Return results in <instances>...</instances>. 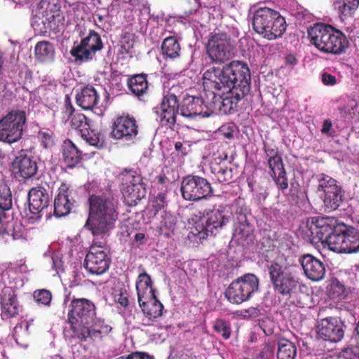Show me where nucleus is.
Listing matches in <instances>:
<instances>
[{"instance_id": "nucleus-1", "label": "nucleus", "mask_w": 359, "mask_h": 359, "mask_svg": "<svg viewBox=\"0 0 359 359\" xmlns=\"http://www.w3.org/2000/svg\"><path fill=\"white\" fill-rule=\"evenodd\" d=\"M203 86L211 91L214 114L217 111L231 114L238 102L250 90L251 76L248 65L239 60H233L222 68L212 67L203 76Z\"/></svg>"}, {"instance_id": "nucleus-2", "label": "nucleus", "mask_w": 359, "mask_h": 359, "mask_svg": "<svg viewBox=\"0 0 359 359\" xmlns=\"http://www.w3.org/2000/svg\"><path fill=\"white\" fill-rule=\"evenodd\" d=\"M268 271L276 294L292 305L300 308L306 306L304 299L308 296L302 291L304 285L295 271L290 266H283L277 262L272 263Z\"/></svg>"}, {"instance_id": "nucleus-3", "label": "nucleus", "mask_w": 359, "mask_h": 359, "mask_svg": "<svg viewBox=\"0 0 359 359\" xmlns=\"http://www.w3.org/2000/svg\"><path fill=\"white\" fill-rule=\"evenodd\" d=\"M89 214L85 228L93 236L103 238L118 219V212L111 200L107 197L91 195L88 198Z\"/></svg>"}, {"instance_id": "nucleus-4", "label": "nucleus", "mask_w": 359, "mask_h": 359, "mask_svg": "<svg viewBox=\"0 0 359 359\" xmlns=\"http://www.w3.org/2000/svg\"><path fill=\"white\" fill-rule=\"evenodd\" d=\"M308 36L310 43L324 53L341 55L349 47L346 35L330 25L315 24L308 29Z\"/></svg>"}, {"instance_id": "nucleus-5", "label": "nucleus", "mask_w": 359, "mask_h": 359, "mask_svg": "<svg viewBox=\"0 0 359 359\" xmlns=\"http://www.w3.org/2000/svg\"><path fill=\"white\" fill-rule=\"evenodd\" d=\"M63 305L67 306V318L73 332L72 337H76L88 325H90L96 316V306L90 299L71 297L69 292L65 295Z\"/></svg>"}, {"instance_id": "nucleus-6", "label": "nucleus", "mask_w": 359, "mask_h": 359, "mask_svg": "<svg viewBox=\"0 0 359 359\" xmlns=\"http://www.w3.org/2000/svg\"><path fill=\"white\" fill-rule=\"evenodd\" d=\"M285 18L280 13L268 7H259L252 17V27L259 34L268 40L281 37L287 29Z\"/></svg>"}, {"instance_id": "nucleus-7", "label": "nucleus", "mask_w": 359, "mask_h": 359, "mask_svg": "<svg viewBox=\"0 0 359 359\" xmlns=\"http://www.w3.org/2000/svg\"><path fill=\"white\" fill-rule=\"evenodd\" d=\"M13 205L11 189L5 181H0V235L11 236L13 240L23 238L22 225L13 217H7L5 212Z\"/></svg>"}, {"instance_id": "nucleus-8", "label": "nucleus", "mask_w": 359, "mask_h": 359, "mask_svg": "<svg viewBox=\"0 0 359 359\" xmlns=\"http://www.w3.org/2000/svg\"><path fill=\"white\" fill-rule=\"evenodd\" d=\"M259 278L252 273H246L233 280L224 294L233 304H241L249 301L259 290Z\"/></svg>"}, {"instance_id": "nucleus-9", "label": "nucleus", "mask_w": 359, "mask_h": 359, "mask_svg": "<svg viewBox=\"0 0 359 359\" xmlns=\"http://www.w3.org/2000/svg\"><path fill=\"white\" fill-rule=\"evenodd\" d=\"M330 250L339 253L359 251V231L352 226L340 223L329 238Z\"/></svg>"}, {"instance_id": "nucleus-10", "label": "nucleus", "mask_w": 359, "mask_h": 359, "mask_svg": "<svg viewBox=\"0 0 359 359\" xmlns=\"http://www.w3.org/2000/svg\"><path fill=\"white\" fill-rule=\"evenodd\" d=\"M60 8L59 0H41L37 6L35 17L41 20L46 29L60 32L64 29L65 22Z\"/></svg>"}, {"instance_id": "nucleus-11", "label": "nucleus", "mask_w": 359, "mask_h": 359, "mask_svg": "<svg viewBox=\"0 0 359 359\" xmlns=\"http://www.w3.org/2000/svg\"><path fill=\"white\" fill-rule=\"evenodd\" d=\"M27 121L24 110H11L0 119V141L13 143L22 135L23 128Z\"/></svg>"}, {"instance_id": "nucleus-12", "label": "nucleus", "mask_w": 359, "mask_h": 359, "mask_svg": "<svg viewBox=\"0 0 359 359\" xmlns=\"http://www.w3.org/2000/svg\"><path fill=\"white\" fill-rule=\"evenodd\" d=\"M234 48L231 36L226 33L219 32L212 34L208 39L207 53L212 62L221 64L232 57Z\"/></svg>"}, {"instance_id": "nucleus-13", "label": "nucleus", "mask_w": 359, "mask_h": 359, "mask_svg": "<svg viewBox=\"0 0 359 359\" xmlns=\"http://www.w3.org/2000/svg\"><path fill=\"white\" fill-rule=\"evenodd\" d=\"M340 223L333 217H313L308 219L306 233L313 243L321 242L329 247L330 236L334 234L336 227Z\"/></svg>"}, {"instance_id": "nucleus-14", "label": "nucleus", "mask_w": 359, "mask_h": 359, "mask_svg": "<svg viewBox=\"0 0 359 359\" xmlns=\"http://www.w3.org/2000/svg\"><path fill=\"white\" fill-rule=\"evenodd\" d=\"M103 48L100 35L94 30H90L88 34L81 39L79 44L74 45L72 48L70 54L75 61L88 62L95 59V53Z\"/></svg>"}, {"instance_id": "nucleus-15", "label": "nucleus", "mask_w": 359, "mask_h": 359, "mask_svg": "<svg viewBox=\"0 0 359 359\" xmlns=\"http://www.w3.org/2000/svg\"><path fill=\"white\" fill-rule=\"evenodd\" d=\"M49 205V196L43 187L32 188L28 193V212L26 211V217L32 223L39 221L44 213L46 217L50 218L48 212Z\"/></svg>"}, {"instance_id": "nucleus-16", "label": "nucleus", "mask_w": 359, "mask_h": 359, "mask_svg": "<svg viewBox=\"0 0 359 359\" xmlns=\"http://www.w3.org/2000/svg\"><path fill=\"white\" fill-rule=\"evenodd\" d=\"M180 114L189 120L210 117L214 114V105L205 104L201 97L187 95L180 104Z\"/></svg>"}, {"instance_id": "nucleus-17", "label": "nucleus", "mask_w": 359, "mask_h": 359, "mask_svg": "<svg viewBox=\"0 0 359 359\" xmlns=\"http://www.w3.org/2000/svg\"><path fill=\"white\" fill-rule=\"evenodd\" d=\"M111 262L106 251L101 245L93 243L84 260V267L92 274L101 275L105 273Z\"/></svg>"}, {"instance_id": "nucleus-18", "label": "nucleus", "mask_w": 359, "mask_h": 359, "mask_svg": "<svg viewBox=\"0 0 359 359\" xmlns=\"http://www.w3.org/2000/svg\"><path fill=\"white\" fill-rule=\"evenodd\" d=\"M318 335L330 342H339L344 336L346 325L339 317L327 316L318 322Z\"/></svg>"}, {"instance_id": "nucleus-19", "label": "nucleus", "mask_w": 359, "mask_h": 359, "mask_svg": "<svg viewBox=\"0 0 359 359\" xmlns=\"http://www.w3.org/2000/svg\"><path fill=\"white\" fill-rule=\"evenodd\" d=\"M1 317L3 320L17 317L23 310L18 299L15 290L11 287H4L0 292Z\"/></svg>"}, {"instance_id": "nucleus-20", "label": "nucleus", "mask_w": 359, "mask_h": 359, "mask_svg": "<svg viewBox=\"0 0 359 359\" xmlns=\"http://www.w3.org/2000/svg\"><path fill=\"white\" fill-rule=\"evenodd\" d=\"M138 134V126L135 118L121 116L114 121L111 135L116 140L133 141Z\"/></svg>"}, {"instance_id": "nucleus-21", "label": "nucleus", "mask_w": 359, "mask_h": 359, "mask_svg": "<svg viewBox=\"0 0 359 359\" xmlns=\"http://www.w3.org/2000/svg\"><path fill=\"white\" fill-rule=\"evenodd\" d=\"M112 330V327L102 319L93 321L90 325L86 326L76 337L79 343L86 342L88 344H93L96 341L101 340L107 336Z\"/></svg>"}, {"instance_id": "nucleus-22", "label": "nucleus", "mask_w": 359, "mask_h": 359, "mask_svg": "<svg viewBox=\"0 0 359 359\" xmlns=\"http://www.w3.org/2000/svg\"><path fill=\"white\" fill-rule=\"evenodd\" d=\"M203 214H206L208 217L205 224L202 226L201 230H197L198 233H196L200 240L205 239L209 236H215L229 222V217L224 216L219 210H211L210 212L205 210Z\"/></svg>"}, {"instance_id": "nucleus-23", "label": "nucleus", "mask_w": 359, "mask_h": 359, "mask_svg": "<svg viewBox=\"0 0 359 359\" xmlns=\"http://www.w3.org/2000/svg\"><path fill=\"white\" fill-rule=\"evenodd\" d=\"M90 121L83 114H77L71 118L72 126L80 133L82 138L90 145L97 146L100 142V134L91 128Z\"/></svg>"}, {"instance_id": "nucleus-24", "label": "nucleus", "mask_w": 359, "mask_h": 359, "mask_svg": "<svg viewBox=\"0 0 359 359\" xmlns=\"http://www.w3.org/2000/svg\"><path fill=\"white\" fill-rule=\"evenodd\" d=\"M99 95L92 86L83 87L76 96V104L85 110H93L98 116H103L104 109L97 107Z\"/></svg>"}, {"instance_id": "nucleus-25", "label": "nucleus", "mask_w": 359, "mask_h": 359, "mask_svg": "<svg viewBox=\"0 0 359 359\" xmlns=\"http://www.w3.org/2000/svg\"><path fill=\"white\" fill-rule=\"evenodd\" d=\"M305 276L313 281L321 280L325 274L324 264L310 254L304 255L299 259Z\"/></svg>"}, {"instance_id": "nucleus-26", "label": "nucleus", "mask_w": 359, "mask_h": 359, "mask_svg": "<svg viewBox=\"0 0 359 359\" xmlns=\"http://www.w3.org/2000/svg\"><path fill=\"white\" fill-rule=\"evenodd\" d=\"M320 187L325 193L324 203L329 211L338 208L344 200L341 187L337 185V181H323Z\"/></svg>"}, {"instance_id": "nucleus-27", "label": "nucleus", "mask_w": 359, "mask_h": 359, "mask_svg": "<svg viewBox=\"0 0 359 359\" xmlns=\"http://www.w3.org/2000/svg\"><path fill=\"white\" fill-rule=\"evenodd\" d=\"M139 305L145 317L142 323L144 327L154 325L156 320L163 315L164 306L156 296L151 299L139 302Z\"/></svg>"}, {"instance_id": "nucleus-28", "label": "nucleus", "mask_w": 359, "mask_h": 359, "mask_svg": "<svg viewBox=\"0 0 359 359\" xmlns=\"http://www.w3.org/2000/svg\"><path fill=\"white\" fill-rule=\"evenodd\" d=\"M238 219L234 226L233 238L243 246L252 244L255 238L253 226L248 222L245 215H241Z\"/></svg>"}, {"instance_id": "nucleus-29", "label": "nucleus", "mask_w": 359, "mask_h": 359, "mask_svg": "<svg viewBox=\"0 0 359 359\" xmlns=\"http://www.w3.org/2000/svg\"><path fill=\"white\" fill-rule=\"evenodd\" d=\"M208 181H182V195L186 200H196L203 197L210 191Z\"/></svg>"}, {"instance_id": "nucleus-30", "label": "nucleus", "mask_w": 359, "mask_h": 359, "mask_svg": "<svg viewBox=\"0 0 359 359\" xmlns=\"http://www.w3.org/2000/svg\"><path fill=\"white\" fill-rule=\"evenodd\" d=\"M36 162L32 157L26 155L17 157L13 164L15 177L28 179L32 177L37 171Z\"/></svg>"}, {"instance_id": "nucleus-31", "label": "nucleus", "mask_w": 359, "mask_h": 359, "mask_svg": "<svg viewBox=\"0 0 359 359\" xmlns=\"http://www.w3.org/2000/svg\"><path fill=\"white\" fill-rule=\"evenodd\" d=\"M123 186V196L126 203L129 206L136 205L145 196L146 189L143 181H138L137 183H133V181H126Z\"/></svg>"}, {"instance_id": "nucleus-32", "label": "nucleus", "mask_w": 359, "mask_h": 359, "mask_svg": "<svg viewBox=\"0 0 359 359\" xmlns=\"http://www.w3.org/2000/svg\"><path fill=\"white\" fill-rule=\"evenodd\" d=\"M68 187L62 183L59 188V193L54 201V215L56 217H62L67 215L72 208V203L67 194Z\"/></svg>"}, {"instance_id": "nucleus-33", "label": "nucleus", "mask_w": 359, "mask_h": 359, "mask_svg": "<svg viewBox=\"0 0 359 359\" xmlns=\"http://www.w3.org/2000/svg\"><path fill=\"white\" fill-rule=\"evenodd\" d=\"M135 286L138 302L151 299L156 296L152 287L151 276L145 271L139 274Z\"/></svg>"}, {"instance_id": "nucleus-34", "label": "nucleus", "mask_w": 359, "mask_h": 359, "mask_svg": "<svg viewBox=\"0 0 359 359\" xmlns=\"http://www.w3.org/2000/svg\"><path fill=\"white\" fill-rule=\"evenodd\" d=\"M62 153L65 162L69 168H73L79 164L83 158V151L69 139L63 142Z\"/></svg>"}, {"instance_id": "nucleus-35", "label": "nucleus", "mask_w": 359, "mask_h": 359, "mask_svg": "<svg viewBox=\"0 0 359 359\" xmlns=\"http://www.w3.org/2000/svg\"><path fill=\"white\" fill-rule=\"evenodd\" d=\"M127 86L130 91L137 97H141L147 93L149 82L147 74L142 73L129 76Z\"/></svg>"}, {"instance_id": "nucleus-36", "label": "nucleus", "mask_w": 359, "mask_h": 359, "mask_svg": "<svg viewBox=\"0 0 359 359\" xmlns=\"http://www.w3.org/2000/svg\"><path fill=\"white\" fill-rule=\"evenodd\" d=\"M34 53L38 61L41 62H50L54 59L55 48L50 41H41L36 44Z\"/></svg>"}, {"instance_id": "nucleus-37", "label": "nucleus", "mask_w": 359, "mask_h": 359, "mask_svg": "<svg viewBox=\"0 0 359 359\" xmlns=\"http://www.w3.org/2000/svg\"><path fill=\"white\" fill-rule=\"evenodd\" d=\"M348 294L345 285L337 278H332L327 284V296L334 301L339 302L344 299Z\"/></svg>"}, {"instance_id": "nucleus-38", "label": "nucleus", "mask_w": 359, "mask_h": 359, "mask_svg": "<svg viewBox=\"0 0 359 359\" xmlns=\"http://www.w3.org/2000/svg\"><path fill=\"white\" fill-rule=\"evenodd\" d=\"M180 45L175 36H168L163 40L161 51L164 57L175 59L180 56Z\"/></svg>"}, {"instance_id": "nucleus-39", "label": "nucleus", "mask_w": 359, "mask_h": 359, "mask_svg": "<svg viewBox=\"0 0 359 359\" xmlns=\"http://www.w3.org/2000/svg\"><path fill=\"white\" fill-rule=\"evenodd\" d=\"M297 355V348L290 341L281 339L278 344V359H294Z\"/></svg>"}, {"instance_id": "nucleus-40", "label": "nucleus", "mask_w": 359, "mask_h": 359, "mask_svg": "<svg viewBox=\"0 0 359 359\" xmlns=\"http://www.w3.org/2000/svg\"><path fill=\"white\" fill-rule=\"evenodd\" d=\"M176 217L169 212H163L161 216V220L158 225L159 232L165 236H170L175 228Z\"/></svg>"}, {"instance_id": "nucleus-41", "label": "nucleus", "mask_w": 359, "mask_h": 359, "mask_svg": "<svg viewBox=\"0 0 359 359\" xmlns=\"http://www.w3.org/2000/svg\"><path fill=\"white\" fill-rule=\"evenodd\" d=\"M268 164L271 170V175L273 180L285 178L286 172L281 156L268 159Z\"/></svg>"}, {"instance_id": "nucleus-42", "label": "nucleus", "mask_w": 359, "mask_h": 359, "mask_svg": "<svg viewBox=\"0 0 359 359\" xmlns=\"http://www.w3.org/2000/svg\"><path fill=\"white\" fill-rule=\"evenodd\" d=\"M288 194L293 197L296 196V198H299L300 201L297 202L298 207L300 208L301 211L306 210L308 208V203L305 200V192L304 189L297 183V181H290Z\"/></svg>"}, {"instance_id": "nucleus-43", "label": "nucleus", "mask_w": 359, "mask_h": 359, "mask_svg": "<svg viewBox=\"0 0 359 359\" xmlns=\"http://www.w3.org/2000/svg\"><path fill=\"white\" fill-rule=\"evenodd\" d=\"M339 11L344 17L353 16L359 6V0H341Z\"/></svg>"}, {"instance_id": "nucleus-44", "label": "nucleus", "mask_w": 359, "mask_h": 359, "mask_svg": "<svg viewBox=\"0 0 359 359\" xmlns=\"http://www.w3.org/2000/svg\"><path fill=\"white\" fill-rule=\"evenodd\" d=\"M37 137L41 146L45 149H51L55 145V134L50 129H42L38 133Z\"/></svg>"}, {"instance_id": "nucleus-45", "label": "nucleus", "mask_w": 359, "mask_h": 359, "mask_svg": "<svg viewBox=\"0 0 359 359\" xmlns=\"http://www.w3.org/2000/svg\"><path fill=\"white\" fill-rule=\"evenodd\" d=\"M134 35L130 32L124 33L120 40L119 53L122 55L131 53L134 46Z\"/></svg>"}, {"instance_id": "nucleus-46", "label": "nucleus", "mask_w": 359, "mask_h": 359, "mask_svg": "<svg viewBox=\"0 0 359 359\" xmlns=\"http://www.w3.org/2000/svg\"><path fill=\"white\" fill-rule=\"evenodd\" d=\"M180 104L175 95L168 93L162 100L160 109L180 111Z\"/></svg>"}, {"instance_id": "nucleus-47", "label": "nucleus", "mask_w": 359, "mask_h": 359, "mask_svg": "<svg viewBox=\"0 0 359 359\" xmlns=\"http://www.w3.org/2000/svg\"><path fill=\"white\" fill-rule=\"evenodd\" d=\"M213 329L225 339H229L231 336V329L230 325L223 319H217L214 324Z\"/></svg>"}, {"instance_id": "nucleus-48", "label": "nucleus", "mask_w": 359, "mask_h": 359, "mask_svg": "<svg viewBox=\"0 0 359 359\" xmlns=\"http://www.w3.org/2000/svg\"><path fill=\"white\" fill-rule=\"evenodd\" d=\"M116 177L119 180H134L141 177L140 169L137 167H130L123 168Z\"/></svg>"}, {"instance_id": "nucleus-49", "label": "nucleus", "mask_w": 359, "mask_h": 359, "mask_svg": "<svg viewBox=\"0 0 359 359\" xmlns=\"http://www.w3.org/2000/svg\"><path fill=\"white\" fill-rule=\"evenodd\" d=\"M178 111L161 109V122L163 125L172 128L176 123V114Z\"/></svg>"}, {"instance_id": "nucleus-50", "label": "nucleus", "mask_w": 359, "mask_h": 359, "mask_svg": "<svg viewBox=\"0 0 359 359\" xmlns=\"http://www.w3.org/2000/svg\"><path fill=\"white\" fill-rule=\"evenodd\" d=\"M33 297L36 302L45 306L49 305L52 299L51 292L45 289L34 291Z\"/></svg>"}, {"instance_id": "nucleus-51", "label": "nucleus", "mask_w": 359, "mask_h": 359, "mask_svg": "<svg viewBox=\"0 0 359 359\" xmlns=\"http://www.w3.org/2000/svg\"><path fill=\"white\" fill-rule=\"evenodd\" d=\"M200 7L199 0H184L182 4L184 13L187 15L195 13Z\"/></svg>"}, {"instance_id": "nucleus-52", "label": "nucleus", "mask_w": 359, "mask_h": 359, "mask_svg": "<svg viewBox=\"0 0 359 359\" xmlns=\"http://www.w3.org/2000/svg\"><path fill=\"white\" fill-rule=\"evenodd\" d=\"M276 346L275 341H269L264 344L259 353L261 359H269L273 357Z\"/></svg>"}, {"instance_id": "nucleus-53", "label": "nucleus", "mask_w": 359, "mask_h": 359, "mask_svg": "<svg viewBox=\"0 0 359 359\" xmlns=\"http://www.w3.org/2000/svg\"><path fill=\"white\" fill-rule=\"evenodd\" d=\"M338 359H359V346L344 348L339 353Z\"/></svg>"}, {"instance_id": "nucleus-54", "label": "nucleus", "mask_w": 359, "mask_h": 359, "mask_svg": "<svg viewBox=\"0 0 359 359\" xmlns=\"http://www.w3.org/2000/svg\"><path fill=\"white\" fill-rule=\"evenodd\" d=\"M165 196L164 194H158L156 197L154 198L152 204L153 208L155 209L156 212H158L159 210L164 208L165 204Z\"/></svg>"}, {"instance_id": "nucleus-55", "label": "nucleus", "mask_w": 359, "mask_h": 359, "mask_svg": "<svg viewBox=\"0 0 359 359\" xmlns=\"http://www.w3.org/2000/svg\"><path fill=\"white\" fill-rule=\"evenodd\" d=\"M264 151L266 155L269 157V159H272L273 158L280 156L278 154V150L277 147H273L266 143L264 144Z\"/></svg>"}, {"instance_id": "nucleus-56", "label": "nucleus", "mask_w": 359, "mask_h": 359, "mask_svg": "<svg viewBox=\"0 0 359 359\" xmlns=\"http://www.w3.org/2000/svg\"><path fill=\"white\" fill-rule=\"evenodd\" d=\"M65 114L66 116L70 118L73 116V114L74 112V108L72 104L70 97L68 95L65 96Z\"/></svg>"}, {"instance_id": "nucleus-57", "label": "nucleus", "mask_w": 359, "mask_h": 359, "mask_svg": "<svg viewBox=\"0 0 359 359\" xmlns=\"http://www.w3.org/2000/svg\"><path fill=\"white\" fill-rule=\"evenodd\" d=\"M322 82L325 86H334L337 83L335 76L324 72L322 74Z\"/></svg>"}, {"instance_id": "nucleus-58", "label": "nucleus", "mask_w": 359, "mask_h": 359, "mask_svg": "<svg viewBox=\"0 0 359 359\" xmlns=\"http://www.w3.org/2000/svg\"><path fill=\"white\" fill-rule=\"evenodd\" d=\"M117 302L123 307L126 308L129 304L128 296L126 290H121L117 297Z\"/></svg>"}, {"instance_id": "nucleus-59", "label": "nucleus", "mask_w": 359, "mask_h": 359, "mask_svg": "<svg viewBox=\"0 0 359 359\" xmlns=\"http://www.w3.org/2000/svg\"><path fill=\"white\" fill-rule=\"evenodd\" d=\"M276 184L284 194H288V181H275Z\"/></svg>"}, {"instance_id": "nucleus-60", "label": "nucleus", "mask_w": 359, "mask_h": 359, "mask_svg": "<svg viewBox=\"0 0 359 359\" xmlns=\"http://www.w3.org/2000/svg\"><path fill=\"white\" fill-rule=\"evenodd\" d=\"M332 122L329 119H326L323 121V128L321 129V133L324 134H330V130L332 128Z\"/></svg>"}, {"instance_id": "nucleus-61", "label": "nucleus", "mask_w": 359, "mask_h": 359, "mask_svg": "<svg viewBox=\"0 0 359 359\" xmlns=\"http://www.w3.org/2000/svg\"><path fill=\"white\" fill-rule=\"evenodd\" d=\"M175 149L176 151L180 152L182 156L186 155L187 153L186 148L183 147V144L180 142H175Z\"/></svg>"}, {"instance_id": "nucleus-62", "label": "nucleus", "mask_w": 359, "mask_h": 359, "mask_svg": "<svg viewBox=\"0 0 359 359\" xmlns=\"http://www.w3.org/2000/svg\"><path fill=\"white\" fill-rule=\"evenodd\" d=\"M145 235L143 233H137L135 236V241L139 243V244H142Z\"/></svg>"}, {"instance_id": "nucleus-63", "label": "nucleus", "mask_w": 359, "mask_h": 359, "mask_svg": "<svg viewBox=\"0 0 359 359\" xmlns=\"http://www.w3.org/2000/svg\"><path fill=\"white\" fill-rule=\"evenodd\" d=\"M287 62L290 64H294L296 62V58L292 55H288L286 57Z\"/></svg>"}, {"instance_id": "nucleus-64", "label": "nucleus", "mask_w": 359, "mask_h": 359, "mask_svg": "<svg viewBox=\"0 0 359 359\" xmlns=\"http://www.w3.org/2000/svg\"><path fill=\"white\" fill-rule=\"evenodd\" d=\"M22 323H18L16 325V326L14 327V332L15 334H17L18 332V330L19 329H22Z\"/></svg>"}]
</instances>
